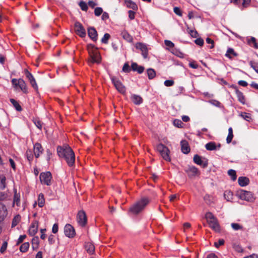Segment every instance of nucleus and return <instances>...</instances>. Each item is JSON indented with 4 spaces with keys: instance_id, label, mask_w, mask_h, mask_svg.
Instances as JSON below:
<instances>
[{
    "instance_id": "obj_1",
    "label": "nucleus",
    "mask_w": 258,
    "mask_h": 258,
    "mask_svg": "<svg viewBox=\"0 0 258 258\" xmlns=\"http://www.w3.org/2000/svg\"><path fill=\"white\" fill-rule=\"evenodd\" d=\"M57 153L60 158H63L69 166H73L75 161V153L68 145L58 146L57 147Z\"/></svg>"
},
{
    "instance_id": "obj_2",
    "label": "nucleus",
    "mask_w": 258,
    "mask_h": 258,
    "mask_svg": "<svg viewBox=\"0 0 258 258\" xmlns=\"http://www.w3.org/2000/svg\"><path fill=\"white\" fill-rule=\"evenodd\" d=\"M150 200L147 197H143L140 200L131 206L129 212L134 215H138L150 203Z\"/></svg>"
},
{
    "instance_id": "obj_3",
    "label": "nucleus",
    "mask_w": 258,
    "mask_h": 258,
    "mask_svg": "<svg viewBox=\"0 0 258 258\" xmlns=\"http://www.w3.org/2000/svg\"><path fill=\"white\" fill-rule=\"evenodd\" d=\"M205 218L210 227L217 232H220V226L216 217L210 212H207Z\"/></svg>"
},
{
    "instance_id": "obj_4",
    "label": "nucleus",
    "mask_w": 258,
    "mask_h": 258,
    "mask_svg": "<svg viewBox=\"0 0 258 258\" xmlns=\"http://www.w3.org/2000/svg\"><path fill=\"white\" fill-rule=\"evenodd\" d=\"M236 196L242 200H245L249 202H253L255 200L253 194L249 191L240 189L237 191Z\"/></svg>"
},
{
    "instance_id": "obj_5",
    "label": "nucleus",
    "mask_w": 258,
    "mask_h": 258,
    "mask_svg": "<svg viewBox=\"0 0 258 258\" xmlns=\"http://www.w3.org/2000/svg\"><path fill=\"white\" fill-rule=\"evenodd\" d=\"M157 150L165 160L166 161H170L171 159L169 155L170 151L166 146L163 144H159L157 146Z\"/></svg>"
},
{
    "instance_id": "obj_6",
    "label": "nucleus",
    "mask_w": 258,
    "mask_h": 258,
    "mask_svg": "<svg viewBox=\"0 0 258 258\" xmlns=\"http://www.w3.org/2000/svg\"><path fill=\"white\" fill-rule=\"evenodd\" d=\"M52 178V174L50 171L41 172L39 176L41 183L47 186H49L51 184Z\"/></svg>"
},
{
    "instance_id": "obj_7",
    "label": "nucleus",
    "mask_w": 258,
    "mask_h": 258,
    "mask_svg": "<svg viewBox=\"0 0 258 258\" xmlns=\"http://www.w3.org/2000/svg\"><path fill=\"white\" fill-rule=\"evenodd\" d=\"M74 30L75 33L82 38L85 37L86 35V32L84 27L79 22L77 21L75 23Z\"/></svg>"
},
{
    "instance_id": "obj_8",
    "label": "nucleus",
    "mask_w": 258,
    "mask_h": 258,
    "mask_svg": "<svg viewBox=\"0 0 258 258\" xmlns=\"http://www.w3.org/2000/svg\"><path fill=\"white\" fill-rule=\"evenodd\" d=\"M111 80L112 83L118 92L121 94H124L125 93V87L118 79L112 76L111 77Z\"/></svg>"
},
{
    "instance_id": "obj_9",
    "label": "nucleus",
    "mask_w": 258,
    "mask_h": 258,
    "mask_svg": "<svg viewBox=\"0 0 258 258\" xmlns=\"http://www.w3.org/2000/svg\"><path fill=\"white\" fill-rule=\"evenodd\" d=\"M184 171L186 172L189 178H192L196 176L199 175L200 174V172L198 168L194 166H189L188 167L184 169Z\"/></svg>"
},
{
    "instance_id": "obj_10",
    "label": "nucleus",
    "mask_w": 258,
    "mask_h": 258,
    "mask_svg": "<svg viewBox=\"0 0 258 258\" xmlns=\"http://www.w3.org/2000/svg\"><path fill=\"white\" fill-rule=\"evenodd\" d=\"M193 161L196 164L202 166L203 168H206L208 165V160L205 158L202 160V157L198 154L194 155Z\"/></svg>"
},
{
    "instance_id": "obj_11",
    "label": "nucleus",
    "mask_w": 258,
    "mask_h": 258,
    "mask_svg": "<svg viewBox=\"0 0 258 258\" xmlns=\"http://www.w3.org/2000/svg\"><path fill=\"white\" fill-rule=\"evenodd\" d=\"M90 60L89 62L92 63H99L101 62V56L99 52L96 50L95 51L91 52L89 53Z\"/></svg>"
},
{
    "instance_id": "obj_12",
    "label": "nucleus",
    "mask_w": 258,
    "mask_h": 258,
    "mask_svg": "<svg viewBox=\"0 0 258 258\" xmlns=\"http://www.w3.org/2000/svg\"><path fill=\"white\" fill-rule=\"evenodd\" d=\"M77 221L81 226H85L87 223V219L85 212L84 211H80L77 216Z\"/></svg>"
},
{
    "instance_id": "obj_13",
    "label": "nucleus",
    "mask_w": 258,
    "mask_h": 258,
    "mask_svg": "<svg viewBox=\"0 0 258 258\" xmlns=\"http://www.w3.org/2000/svg\"><path fill=\"white\" fill-rule=\"evenodd\" d=\"M64 233L65 235L69 238L74 237L76 234L74 228L70 224H67L64 226Z\"/></svg>"
},
{
    "instance_id": "obj_14",
    "label": "nucleus",
    "mask_w": 258,
    "mask_h": 258,
    "mask_svg": "<svg viewBox=\"0 0 258 258\" xmlns=\"http://www.w3.org/2000/svg\"><path fill=\"white\" fill-rule=\"evenodd\" d=\"M25 74L27 78V79L29 80L32 87L36 90H38V86L37 85V83L36 82L35 79L34 78L32 74L28 71L27 69H25L24 70Z\"/></svg>"
},
{
    "instance_id": "obj_15",
    "label": "nucleus",
    "mask_w": 258,
    "mask_h": 258,
    "mask_svg": "<svg viewBox=\"0 0 258 258\" xmlns=\"http://www.w3.org/2000/svg\"><path fill=\"white\" fill-rule=\"evenodd\" d=\"M136 48L140 49L142 51V54L144 58H147L148 55V50L146 44L138 42L136 44Z\"/></svg>"
},
{
    "instance_id": "obj_16",
    "label": "nucleus",
    "mask_w": 258,
    "mask_h": 258,
    "mask_svg": "<svg viewBox=\"0 0 258 258\" xmlns=\"http://www.w3.org/2000/svg\"><path fill=\"white\" fill-rule=\"evenodd\" d=\"M38 224L39 222L37 220H35L32 222L28 230V234L29 235L33 236L37 233L38 231Z\"/></svg>"
},
{
    "instance_id": "obj_17",
    "label": "nucleus",
    "mask_w": 258,
    "mask_h": 258,
    "mask_svg": "<svg viewBox=\"0 0 258 258\" xmlns=\"http://www.w3.org/2000/svg\"><path fill=\"white\" fill-rule=\"evenodd\" d=\"M88 35L93 41L96 42L97 40L98 33L94 27H90L88 28Z\"/></svg>"
},
{
    "instance_id": "obj_18",
    "label": "nucleus",
    "mask_w": 258,
    "mask_h": 258,
    "mask_svg": "<svg viewBox=\"0 0 258 258\" xmlns=\"http://www.w3.org/2000/svg\"><path fill=\"white\" fill-rule=\"evenodd\" d=\"M180 145L181 152L183 154H187L189 153L190 149L187 141L184 140H182L180 142Z\"/></svg>"
},
{
    "instance_id": "obj_19",
    "label": "nucleus",
    "mask_w": 258,
    "mask_h": 258,
    "mask_svg": "<svg viewBox=\"0 0 258 258\" xmlns=\"http://www.w3.org/2000/svg\"><path fill=\"white\" fill-rule=\"evenodd\" d=\"M43 149L40 143H36L34 145V153L36 158H38L40 156V154L42 153Z\"/></svg>"
},
{
    "instance_id": "obj_20",
    "label": "nucleus",
    "mask_w": 258,
    "mask_h": 258,
    "mask_svg": "<svg viewBox=\"0 0 258 258\" xmlns=\"http://www.w3.org/2000/svg\"><path fill=\"white\" fill-rule=\"evenodd\" d=\"M7 215L6 207L3 204L0 203V222L3 221Z\"/></svg>"
},
{
    "instance_id": "obj_21",
    "label": "nucleus",
    "mask_w": 258,
    "mask_h": 258,
    "mask_svg": "<svg viewBox=\"0 0 258 258\" xmlns=\"http://www.w3.org/2000/svg\"><path fill=\"white\" fill-rule=\"evenodd\" d=\"M132 70L137 72L141 74L144 71L145 68L143 66H139L136 62H132L131 64Z\"/></svg>"
},
{
    "instance_id": "obj_22",
    "label": "nucleus",
    "mask_w": 258,
    "mask_h": 258,
    "mask_svg": "<svg viewBox=\"0 0 258 258\" xmlns=\"http://www.w3.org/2000/svg\"><path fill=\"white\" fill-rule=\"evenodd\" d=\"M235 93L237 95L238 100L242 104H245V98L242 92L240 91L236 87H235Z\"/></svg>"
},
{
    "instance_id": "obj_23",
    "label": "nucleus",
    "mask_w": 258,
    "mask_h": 258,
    "mask_svg": "<svg viewBox=\"0 0 258 258\" xmlns=\"http://www.w3.org/2000/svg\"><path fill=\"white\" fill-rule=\"evenodd\" d=\"M249 179L245 176H240L238 179V182L240 186L243 187L249 184Z\"/></svg>"
},
{
    "instance_id": "obj_24",
    "label": "nucleus",
    "mask_w": 258,
    "mask_h": 258,
    "mask_svg": "<svg viewBox=\"0 0 258 258\" xmlns=\"http://www.w3.org/2000/svg\"><path fill=\"white\" fill-rule=\"evenodd\" d=\"M18 87H19L21 91L23 92L25 94H27L28 93L27 87L25 82L22 79H18Z\"/></svg>"
},
{
    "instance_id": "obj_25",
    "label": "nucleus",
    "mask_w": 258,
    "mask_h": 258,
    "mask_svg": "<svg viewBox=\"0 0 258 258\" xmlns=\"http://www.w3.org/2000/svg\"><path fill=\"white\" fill-rule=\"evenodd\" d=\"M230 2L237 5L241 4L243 7L245 8L249 5L250 0H230Z\"/></svg>"
},
{
    "instance_id": "obj_26",
    "label": "nucleus",
    "mask_w": 258,
    "mask_h": 258,
    "mask_svg": "<svg viewBox=\"0 0 258 258\" xmlns=\"http://www.w3.org/2000/svg\"><path fill=\"white\" fill-rule=\"evenodd\" d=\"M85 248L87 251L90 254H92L94 253L95 250V246L91 242H86L85 244Z\"/></svg>"
},
{
    "instance_id": "obj_27",
    "label": "nucleus",
    "mask_w": 258,
    "mask_h": 258,
    "mask_svg": "<svg viewBox=\"0 0 258 258\" xmlns=\"http://www.w3.org/2000/svg\"><path fill=\"white\" fill-rule=\"evenodd\" d=\"M122 38L128 42H132L133 41V37L126 30H123L121 33Z\"/></svg>"
},
{
    "instance_id": "obj_28",
    "label": "nucleus",
    "mask_w": 258,
    "mask_h": 258,
    "mask_svg": "<svg viewBox=\"0 0 258 258\" xmlns=\"http://www.w3.org/2000/svg\"><path fill=\"white\" fill-rule=\"evenodd\" d=\"M131 99L134 103L136 105H140L143 101V98L140 96L136 94L133 95Z\"/></svg>"
},
{
    "instance_id": "obj_29",
    "label": "nucleus",
    "mask_w": 258,
    "mask_h": 258,
    "mask_svg": "<svg viewBox=\"0 0 258 258\" xmlns=\"http://www.w3.org/2000/svg\"><path fill=\"white\" fill-rule=\"evenodd\" d=\"M247 42L248 45L253 46L255 49H258V44L254 37H251L249 38H247Z\"/></svg>"
},
{
    "instance_id": "obj_30",
    "label": "nucleus",
    "mask_w": 258,
    "mask_h": 258,
    "mask_svg": "<svg viewBox=\"0 0 258 258\" xmlns=\"http://www.w3.org/2000/svg\"><path fill=\"white\" fill-rule=\"evenodd\" d=\"M32 247L33 250H37L39 247V240L38 236H34L31 241Z\"/></svg>"
},
{
    "instance_id": "obj_31",
    "label": "nucleus",
    "mask_w": 258,
    "mask_h": 258,
    "mask_svg": "<svg viewBox=\"0 0 258 258\" xmlns=\"http://www.w3.org/2000/svg\"><path fill=\"white\" fill-rule=\"evenodd\" d=\"M125 4L126 6L128 8L132 9L133 10H138V6L137 4L132 0H125Z\"/></svg>"
},
{
    "instance_id": "obj_32",
    "label": "nucleus",
    "mask_w": 258,
    "mask_h": 258,
    "mask_svg": "<svg viewBox=\"0 0 258 258\" xmlns=\"http://www.w3.org/2000/svg\"><path fill=\"white\" fill-rule=\"evenodd\" d=\"M14 196L13 199V204H16L17 206H20V195L19 193L17 192V189L14 188Z\"/></svg>"
},
{
    "instance_id": "obj_33",
    "label": "nucleus",
    "mask_w": 258,
    "mask_h": 258,
    "mask_svg": "<svg viewBox=\"0 0 258 258\" xmlns=\"http://www.w3.org/2000/svg\"><path fill=\"white\" fill-rule=\"evenodd\" d=\"M205 148L208 151H213L217 149V146L214 142L208 143L206 144Z\"/></svg>"
},
{
    "instance_id": "obj_34",
    "label": "nucleus",
    "mask_w": 258,
    "mask_h": 258,
    "mask_svg": "<svg viewBox=\"0 0 258 258\" xmlns=\"http://www.w3.org/2000/svg\"><path fill=\"white\" fill-rule=\"evenodd\" d=\"M231 55H232L233 56H237L238 54L234 51L233 48H229L227 50L225 56L230 59H232V57Z\"/></svg>"
},
{
    "instance_id": "obj_35",
    "label": "nucleus",
    "mask_w": 258,
    "mask_h": 258,
    "mask_svg": "<svg viewBox=\"0 0 258 258\" xmlns=\"http://www.w3.org/2000/svg\"><path fill=\"white\" fill-rule=\"evenodd\" d=\"M11 103L13 104L15 109L18 111H21L22 110V108L21 105L19 104V103L14 99L11 98L10 100Z\"/></svg>"
},
{
    "instance_id": "obj_36",
    "label": "nucleus",
    "mask_w": 258,
    "mask_h": 258,
    "mask_svg": "<svg viewBox=\"0 0 258 258\" xmlns=\"http://www.w3.org/2000/svg\"><path fill=\"white\" fill-rule=\"evenodd\" d=\"M38 206L40 208H42L44 206L45 204V200L44 195L43 194L41 193L38 196Z\"/></svg>"
},
{
    "instance_id": "obj_37",
    "label": "nucleus",
    "mask_w": 258,
    "mask_h": 258,
    "mask_svg": "<svg viewBox=\"0 0 258 258\" xmlns=\"http://www.w3.org/2000/svg\"><path fill=\"white\" fill-rule=\"evenodd\" d=\"M147 75L149 79L151 80L154 78L156 76V72L153 69L150 68L147 70Z\"/></svg>"
},
{
    "instance_id": "obj_38",
    "label": "nucleus",
    "mask_w": 258,
    "mask_h": 258,
    "mask_svg": "<svg viewBox=\"0 0 258 258\" xmlns=\"http://www.w3.org/2000/svg\"><path fill=\"white\" fill-rule=\"evenodd\" d=\"M233 138V130L232 127H229L228 129V135L227 136V139H226V142L228 144H229L231 142Z\"/></svg>"
},
{
    "instance_id": "obj_39",
    "label": "nucleus",
    "mask_w": 258,
    "mask_h": 258,
    "mask_svg": "<svg viewBox=\"0 0 258 258\" xmlns=\"http://www.w3.org/2000/svg\"><path fill=\"white\" fill-rule=\"evenodd\" d=\"M21 216L20 215H17L15 216L12 220V227H15L20 221Z\"/></svg>"
},
{
    "instance_id": "obj_40",
    "label": "nucleus",
    "mask_w": 258,
    "mask_h": 258,
    "mask_svg": "<svg viewBox=\"0 0 258 258\" xmlns=\"http://www.w3.org/2000/svg\"><path fill=\"white\" fill-rule=\"evenodd\" d=\"M29 245H30L29 242H24L20 247V250L22 252H25L27 251L29 249Z\"/></svg>"
},
{
    "instance_id": "obj_41",
    "label": "nucleus",
    "mask_w": 258,
    "mask_h": 258,
    "mask_svg": "<svg viewBox=\"0 0 258 258\" xmlns=\"http://www.w3.org/2000/svg\"><path fill=\"white\" fill-rule=\"evenodd\" d=\"M228 175L231 176V178L233 181L236 179L237 175L236 171L233 169H230L228 171Z\"/></svg>"
},
{
    "instance_id": "obj_42",
    "label": "nucleus",
    "mask_w": 258,
    "mask_h": 258,
    "mask_svg": "<svg viewBox=\"0 0 258 258\" xmlns=\"http://www.w3.org/2000/svg\"><path fill=\"white\" fill-rule=\"evenodd\" d=\"M26 156L27 157V160L29 162V164H30L33 159V155L31 151L27 150L26 152Z\"/></svg>"
},
{
    "instance_id": "obj_43",
    "label": "nucleus",
    "mask_w": 258,
    "mask_h": 258,
    "mask_svg": "<svg viewBox=\"0 0 258 258\" xmlns=\"http://www.w3.org/2000/svg\"><path fill=\"white\" fill-rule=\"evenodd\" d=\"M79 5L82 11L86 12L88 10V6L83 1H81L79 3Z\"/></svg>"
},
{
    "instance_id": "obj_44",
    "label": "nucleus",
    "mask_w": 258,
    "mask_h": 258,
    "mask_svg": "<svg viewBox=\"0 0 258 258\" xmlns=\"http://www.w3.org/2000/svg\"><path fill=\"white\" fill-rule=\"evenodd\" d=\"M131 70L132 67L130 68L128 62H125L122 67V71L125 73H128Z\"/></svg>"
},
{
    "instance_id": "obj_45",
    "label": "nucleus",
    "mask_w": 258,
    "mask_h": 258,
    "mask_svg": "<svg viewBox=\"0 0 258 258\" xmlns=\"http://www.w3.org/2000/svg\"><path fill=\"white\" fill-rule=\"evenodd\" d=\"M110 35L108 33H105L101 39V42L104 44H107Z\"/></svg>"
},
{
    "instance_id": "obj_46",
    "label": "nucleus",
    "mask_w": 258,
    "mask_h": 258,
    "mask_svg": "<svg viewBox=\"0 0 258 258\" xmlns=\"http://www.w3.org/2000/svg\"><path fill=\"white\" fill-rule=\"evenodd\" d=\"M231 226L234 230H243V227L239 224L232 223H231Z\"/></svg>"
},
{
    "instance_id": "obj_47",
    "label": "nucleus",
    "mask_w": 258,
    "mask_h": 258,
    "mask_svg": "<svg viewBox=\"0 0 258 258\" xmlns=\"http://www.w3.org/2000/svg\"><path fill=\"white\" fill-rule=\"evenodd\" d=\"M249 65L258 74V62L250 61Z\"/></svg>"
},
{
    "instance_id": "obj_48",
    "label": "nucleus",
    "mask_w": 258,
    "mask_h": 258,
    "mask_svg": "<svg viewBox=\"0 0 258 258\" xmlns=\"http://www.w3.org/2000/svg\"><path fill=\"white\" fill-rule=\"evenodd\" d=\"M87 50L88 53H90L91 52L95 51L97 50V48L95 47V45L92 44H89L87 46Z\"/></svg>"
},
{
    "instance_id": "obj_49",
    "label": "nucleus",
    "mask_w": 258,
    "mask_h": 258,
    "mask_svg": "<svg viewBox=\"0 0 258 258\" xmlns=\"http://www.w3.org/2000/svg\"><path fill=\"white\" fill-rule=\"evenodd\" d=\"M204 200L208 205H210L213 202L212 198L209 195H205Z\"/></svg>"
},
{
    "instance_id": "obj_50",
    "label": "nucleus",
    "mask_w": 258,
    "mask_h": 258,
    "mask_svg": "<svg viewBox=\"0 0 258 258\" xmlns=\"http://www.w3.org/2000/svg\"><path fill=\"white\" fill-rule=\"evenodd\" d=\"M241 116L245 120L249 121L251 119L250 114L246 112H242L241 113Z\"/></svg>"
},
{
    "instance_id": "obj_51",
    "label": "nucleus",
    "mask_w": 258,
    "mask_h": 258,
    "mask_svg": "<svg viewBox=\"0 0 258 258\" xmlns=\"http://www.w3.org/2000/svg\"><path fill=\"white\" fill-rule=\"evenodd\" d=\"M173 124L177 127H182L183 122L179 119H176L173 121Z\"/></svg>"
},
{
    "instance_id": "obj_52",
    "label": "nucleus",
    "mask_w": 258,
    "mask_h": 258,
    "mask_svg": "<svg viewBox=\"0 0 258 258\" xmlns=\"http://www.w3.org/2000/svg\"><path fill=\"white\" fill-rule=\"evenodd\" d=\"M7 246L8 242L7 241H4L0 248L1 253H4L6 251L7 248Z\"/></svg>"
},
{
    "instance_id": "obj_53",
    "label": "nucleus",
    "mask_w": 258,
    "mask_h": 258,
    "mask_svg": "<svg viewBox=\"0 0 258 258\" xmlns=\"http://www.w3.org/2000/svg\"><path fill=\"white\" fill-rule=\"evenodd\" d=\"M103 13V10L100 7H97L94 10L95 15L99 16Z\"/></svg>"
},
{
    "instance_id": "obj_54",
    "label": "nucleus",
    "mask_w": 258,
    "mask_h": 258,
    "mask_svg": "<svg viewBox=\"0 0 258 258\" xmlns=\"http://www.w3.org/2000/svg\"><path fill=\"white\" fill-rule=\"evenodd\" d=\"M232 193L230 191H226L224 192V197L227 200L229 201L232 198Z\"/></svg>"
},
{
    "instance_id": "obj_55",
    "label": "nucleus",
    "mask_w": 258,
    "mask_h": 258,
    "mask_svg": "<svg viewBox=\"0 0 258 258\" xmlns=\"http://www.w3.org/2000/svg\"><path fill=\"white\" fill-rule=\"evenodd\" d=\"M6 188V177H3L1 178V184H0V189L2 190Z\"/></svg>"
},
{
    "instance_id": "obj_56",
    "label": "nucleus",
    "mask_w": 258,
    "mask_h": 258,
    "mask_svg": "<svg viewBox=\"0 0 258 258\" xmlns=\"http://www.w3.org/2000/svg\"><path fill=\"white\" fill-rule=\"evenodd\" d=\"M195 43L200 46H202L204 44V40L201 38H198L195 40Z\"/></svg>"
},
{
    "instance_id": "obj_57",
    "label": "nucleus",
    "mask_w": 258,
    "mask_h": 258,
    "mask_svg": "<svg viewBox=\"0 0 258 258\" xmlns=\"http://www.w3.org/2000/svg\"><path fill=\"white\" fill-rule=\"evenodd\" d=\"M8 198V194L5 192L0 191V201H4Z\"/></svg>"
},
{
    "instance_id": "obj_58",
    "label": "nucleus",
    "mask_w": 258,
    "mask_h": 258,
    "mask_svg": "<svg viewBox=\"0 0 258 258\" xmlns=\"http://www.w3.org/2000/svg\"><path fill=\"white\" fill-rule=\"evenodd\" d=\"M206 41L208 44H211V45L210 46V49H212L214 47V41L213 40L208 37L206 38Z\"/></svg>"
},
{
    "instance_id": "obj_59",
    "label": "nucleus",
    "mask_w": 258,
    "mask_h": 258,
    "mask_svg": "<svg viewBox=\"0 0 258 258\" xmlns=\"http://www.w3.org/2000/svg\"><path fill=\"white\" fill-rule=\"evenodd\" d=\"M210 103L217 107H220L221 104V103L219 101L214 99L211 100L210 101Z\"/></svg>"
},
{
    "instance_id": "obj_60",
    "label": "nucleus",
    "mask_w": 258,
    "mask_h": 258,
    "mask_svg": "<svg viewBox=\"0 0 258 258\" xmlns=\"http://www.w3.org/2000/svg\"><path fill=\"white\" fill-rule=\"evenodd\" d=\"M164 43L166 46H168L169 48H173L174 46V44L170 40H165L164 41Z\"/></svg>"
},
{
    "instance_id": "obj_61",
    "label": "nucleus",
    "mask_w": 258,
    "mask_h": 258,
    "mask_svg": "<svg viewBox=\"0 0 258 258\" xmlns=\"http://www.w3.org/2000/svg\"><path fill=\"white\" fill-rule=\"evenodd\" d=\"M224 240L223 239H220L219 240H218V242H215L214 243V245L216 247L218 248L219 246L220 245H222L224 244Z\"/></svg>"
},
{
    "instance_id": "obj_62",
    "label": "nucleus",
    "mask_w": 258,
    "mask_h": 258,
    "mask_svg": "<svg viewBox=\"0 0 258 258\" xmlns=\"http://www.w3.org/2000/svg\"><path fill=\"white\" fill-rule=\"evenodd\" d=\"M174 81L172 80H167L165 81L164 84L167 87H170L173 85Z\"/></svg>"
},
{
    "instance_id": "obj_63",
    "label": "nucleus",
    "mask_w": 258,
    "mask_h": 258,
    "mask_svg": "<svg viewBox=\"0 0 258 258\" xmlns=\"http://www.w3.org/2000/svg\"><path fill=\"white\" fill-rule=\"evenodd\" d=\"M54 237V236L52 234H51L49 236L48 241L49 244H53L55 242Z\"/></svg>"
},
{
    "instance_id": "obj_64",
    "label": "nucleus",
    "mask_w": 258,
    "mask_h": 258,
    "mask_svg": "<svg viewBox=\"0 0 258 258\" xmlns=\"http://www.w3.org/2000/svg\"><path fill=\"white\" fill-rule=\"evenodd\" d=\"M173 11L177 15L179 16H182V12L179 8L174 7L173 9Z\"/></svg>"
}]
</instances>
